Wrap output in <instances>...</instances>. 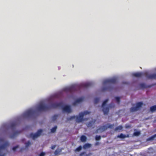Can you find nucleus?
<instances>
[{
  "instance_id": "obj_37",
  "label": "nucleus",
  "mask_w": 156,
  "mask_h": 156,
  "mask_svg": "<svg viewBox=\"0 0 156 156\" xmlns=\"http://www.w3.org/2000/svg\"><path fill=\"white\" fill-rule=\"evenodd\" d=\"M19 147V146L18 145H17L15 147H13V148H12V150L13 151H16V149L18 148Z\"/></svg>"
},
{
  "instance_id": "obj_28",
  "label": "nucleus",
  "mask_w": 156,
  "mask_h": 156,
  "mask_svg": "<svg viewBox=\"0 0 156 156\" xmlns=\"http://www.w3.org/2000/svg\"><path fill=\"white\" fill-rule=\"evenodd\" d=\"M150 110L152 112H154L156 110V105L152 106L150 108Z\"/></svg>"
},
{
  "instance_id": "obj_4",
  "label": "nucleus",
  "mask_w": 156,
  "mask_h": 156,
  "mask_svg": "<svg viewBox=\"0 0 156 156\" xmlns=\"http://www.w3.org/2000/svg\"><path fill=\"white\" fill-rule=\"evenodd\" d=\"M133 76L137 77H140L144 76L148 79H156V73L149 74L147 72H137L133 74Z\"/></svg>"
},
{
  "instance_id": "obj_23",
  "label": "nucleus",
  "mask_w": 156,
  "mask_h": 156,
  "mask_svg": "<svg viewBox=\"0 0 156 156\" xmlns=\"http://www.w3.org/2000/svg\"><path fill=\"white\" fill-rule=\"evenodd\" d=\"M62 150L59 149H57L54 152V154L55 155H58L61 151Z\"/></svg>"
},
{
  "instance_id": "obj_31",
  "label": "nucleus",
  "mask_w": 156,
  "mask_h": 156,
  "mask_svg": "<svg viewBox=\"0 0 156 156\" xmlns=\"http://www.w3.org/2000/svg\"><path fill=\"white\" fill-rule=\"evenodd\" d=\"M140 134V132L139 131H137L134 133L133 135L135 136H138Z\"/></svg>"
},
{
  "instance_id": "obj_11",
  "label": "nucleus",
  "mask_w": 156,
  "mask_h": 156,
  "mask_svg": "<svg viewBox=\"0 0 156 156\" xmlns=\"http://www.w3.org/2000/svg\"><path fill=\"white\" fill-rule=\"evenodd\" d=\"M116 79L115 78H113L111 79H108L104 81L103 84L106 85L107 84H115L116 82Z\"/></svg>"
},
{
  "instance_id": "obj_18",
  "label": "nucleus",
  "mask_w": 156,
  "mask_h": 156,
  "mask_svg": "<svg viewBox=\"0 0 156 156\" xmlns=\"http://www.w3.org/2000/svg\"><path fill=\"white\" fill-rule=\"evenodd\" d=\"M140 86L142 89H144L148 87H151V86H147L144 83H141L140 84Z\"/></svg>"
},
{
  "instance_id": "obj_10",
  "label": "nucleus",
  "mask_w": 156,
  "mask_h": 156,
  "mask_svg": "<svg viewBox=\"0 0 156 156\" xmlns=\"http://www.w3.org/2000/svg\"><path fill=\"white\" fill-rule=\"evenodd\" d=\"M60 103H62V105L60 107H62V109L63 112H67L68 113H69L71 112V109L70 108V106L69 105H65L64 106H63V103L62 102H60Z\"/></svg>"
},
{
  "instance_id": "obj_7",
  "label": "nucleus",
  "mask_w": 156,
  "mask_h": 156,
  "mask_svg": "<svg viewBox=\"0 0 156 156\" xmlns=\"http://www.w3.org/2000/svg\"><path fill=\"white\" fill-rule=\"evenodd\" d=\"M43 132L42 129H39L35 133H30L29 136H27V137L30 138H31L33 140H34L36 138L39 136Z\"/></svg>"
},
{
  "instance_id": "obj_13",
  "label": "nucleus",
  "mask_w": 156,
  "mask_h": 156,
  "mask_svg": "<svg viewBox=\"0 0 156 156\" xmlns=\"http://www.w3.org/2000/svg\"><path fill=\"white\" fill-rule=\"evenodd\" d=\"M84 99L83 97H81L76 99L73 103V105H76L77 104L80 103L82 102Z\"/></svg>"
},
{
  "instance_id": "obj_25",
  "label": "nucleus",
  "mask_w": 156,
  "mask_h": 156,
  "mask_svg": "<svg viewBox=\"0 0 156 156\" xmlns=\"http://www.w3.org/2000/svg\"><path fill=\"white\" fill-rule=\"evenodd\" d=\"M58 116V115H55L52 117V119L53 121H55Z\"/></svg>"
},
{
  "instance_id": "obj_35",
  "label": "nucleus",
  "mask_w": 156,
  "mask_h": 156,
  "mask_svg": "<svg viewBox=\"0 0 156 156\" xmlns=\"http://www.w3.org/2000/svg\"><path fill=\"white\" fill-rule=\"evenodd\" d=\"M101 136H95V139L97 140H100Z\"/></svg>"
},
{
  "instance_id": "obj_12",
  "label": "nucleus",
  "mask_w": 156,
  "mask_h": 156,
  "mask_svg": "<svg viewBox=\"0 0 156 156\" xmlns=\"http://www.w3.org/2000/svg\"><path fill=\"white\" fill-rule=\"evenodd\" d=\"M114 126V124L111 125L109 124H107V126H103L100 127L98 130H100L102 131H105L108 128H112Z\"/></svg>"
},
{
  "instance_id": "obj_1",
  "label": "nucleus",
  "mask_w": 156,
  "mask_h": 156,
  "mask_svg": "<svg viewBox=\"0 0 156 156\" xmlns=\"http://www.w3.org/2000/svg\"><path fill=\"white\" fill-rule=\"evenodd\" d=\"M62 103H52L50 105L48 106L43 103H40L37 107V110L40 112L46 111L51 108H55L58 107H60L62 105Z\"/></svg>"
},
{
  "instance_id": "obj_39",
  "label": "nucleus",
  "mask_w": 156,
  "mask_h": 156,
  "mask_svg": "<svg viewBox=\"0 0 156 156\" xmlns=\"http://www.w3.org/2000/svg\"><path fill=\"white\" fill-rule=\"evenodd\" d=\"M99 144H100V143L98 142H97L95 143V146H98V145H99Z\"/></svg>"
},
{
  "instance_id": "obj_41",
  "label": "nucleus",
  "mask_w": 156,
  "mask_h": 156,
  "mask_svg": "<svg viewBox=\"0 0 156 156\" xmlns=\"http://www.w3.org/2000/svg\"><path fill=\"white\" fill-rule=\"evenodd\" d=\"M2 141V139H0V141Z\"/></svg>"
},
{
  "instance_id": "obj_20",
  "label": "nucleus",
  "mask_w": 156,
  "mask_h": 156,
  "mask_svg": "<svg viewBox=\"0 0 156 156\" xmlns=\"http://www.w3.org/2000/svg\"><path fill=\"white\" fill-rule=\"evenodd\" d=\"M91 146V144H90L87 143L84 144L83 146V148L85 149L87 148H89Z\"/></svg>"
},
{
  "instance_id": "obj_32",
  "label": "nucleus",
  "mask_w": 156,
  "mask_h": 156,
  "mask_svg": "<svg viewBox=\"0 0 156 156\" xmlns=\"http://www.w3.org/2000/svg\"><path fill=\"white\" fill-rule=\"evenodd\" d=\"M115 99L118 104L119 103L120 101V98L119 97H115Z\"/></svg>"
},
{
  "instance_id": "obj_17",
  "label": "nucleus",
  "mask_w": 156,
  "mask_h": 156,
  "mask_svg": "<svg viewBox=\"0 0 156 156\" xmlns=\"http://www.w3.org/2000/svg\"><path fill=\"white\" fill-rule=\"evenodd\" d=\"M95 121V120L94 122L93 121H90L89 122L87 125V127L94 128V127H93V126L94 125Z\"/></svg>"
},
{
  "instance_id": "obj_36",
  "label": "nucleus",
  "mask_w": 156,
  "mask_h": 156,
  "mask_svg": "<svg viewBox=\"0 0 156 156\" xmlns=\"http://www.w3.org/2000/svg\"><path fill=\"white\" fill-rule=\"evenodd\" d=\"M45 155V153L44 152H41L39 155V156H44Z\"/></svg>"
},
{
  "instance_id": "obj_22",
  "label": "nucleus",
  "mask_w": 156,
  "mask_h": 156,
  "mask_svg": "<svg viewBox=\"0 0 156 156\" xmlns=\"http://www.w3.org/2000/svg\"><path fill=\"white\" fill-rule=\"evenodd\" d=\"M156 137V134L154 135L151 136V137L148 138L147 139V141H149L150 140H152L154 139V138Z\"/></svg>"
},
{
  "instance_id": "obj_19",
  "label": "nucleus",
  "mask_w": 156,
  "mask_h": 156,
  "mask_svg": "<svg viewBox=\"0 0 156 156\" xmlns=\"http://www.w3.org/2000/svg\"><path fill=\"white\" fill-rule=\"evenodd\" d=\"M92 154L91 153H89L88 154H87L86 152H81L79 154V156H90Z\"/></svg>"
},
{
  "instance_id": "obj_38",
  "label": "nucleus",
  "mask_w": 156,
  "mask_h": 156,
  "mask_svg": "<svg viewBox=\"0 0 156 156\" xmlns=\"http://www.w3.org/2000/svg\"><path fill=\"white\" fill-rule=\"evenodd\" d=\"M56 147V145H52L51 147V148L52 149H55V147Z\"/></svg>"
},
{
  "instance_id": "obj_26",
  "label": "nucleus",
  "mask_w": 156,
  "mask_h": 156,
  "mask_svg": "<svg viewBox=\"0 0 156 156\" xmlns=\"http://www.w3.org/2000/svg\"><path fill=\"white\" fill-rule=\"evenodd\" d=\"M117 137L121 138H124L126 137V136L123 134L121 133L120 135L117 136Z\"/></svg>"
},
{
  "instance_id": "obj_6",
  "label": "nucleus",
  "mask_w": 156,
  "mask_h": 156,
  "mask_svg": "<svg viewBox=\"0 0 156 156\" xmlns=\"http://www.w3.org/2000/svg\"><path fill=\"white\" fill-rule=\"evenodd\" d=\"M108 101V99H106L104 101L102 105V107L103 108L102 111L105 115H107L108 114L109 111V108H114L115 107V105L111 103L109 104L108 107H105V106L106 105Z\"/></svg>"
},
{
  "instance_id": "obj_27",
  "label": "nucleus",
  "mask_w": 156,
  "mask_h": 156,
  "mask_svg": "<svg viewBox=\"0 0 156 156\" xmlns=\"http://www.w3.org/2000/svg\"><path fill=\"white\" fill-rule=\"evenodd\" d=\"M82 147L81 146H80L77 148L75 150V151L79 152L82 149Z\"/></svg>"
},
{
  "instance_id": "obj_9",
  "label": "nucleus",
  "mask_w": 156,
  "mask_h": 156,
  "mask_svg": "<svg viewBox=\"0 0 156 156\" xmlns=\"http://www.w3.org/2000/svg\"><path fill=\"white\" fill-rule=\"evenodd\" d=\"M36 113V111L35 110L29 109L26 112L24 115L25 116L30 117L34 115Z\"/></svg>"
},
{
  "instance_id": "obj_5",
  "label": "nucleus",
  "mask_w": 156,
  "mask_h": 156,
  "mask_svg": "<svg viewBox=\"0 0 156 156\" xmlns=\"http://www.w3.org/2000/svg\"><path fill=\"white\" fill-rule=\"evenodd\" d=\"M108 101V99H106L104 101L102 105V107L103 108L102 111L105 115H107L108 114L109 111V108H114L115 107V105L111 103L109 104L108 107H105V106L106 105Z\"/></svg>"
},
{
  "instance_id": "obj_29",
  "label": "nucleus",
  "mask_w": 156,
  "mask_h": 156,
  "mask_svg": "<svg viewBox=\"0 0 156 156\" xmlns=\"http://www.w3.org/2000/svg\"><path fill=\"white\" fill-rule=\"evenodd\" d=\"M57 128L56 126H55L51 129V132L52 133H54L55 132L56 129Z\"/></svg>"
},
{
  "instance_id": "obj_15",
  "label": "nucleus",
  "mask_w": 156,
  "mask_h": 156,
  "mask_svg": "<svg viewBox=\"0 0 156 156\" xmlns=\"http://www.w3.org/2000/svg\"><path fill=\"white\" fill-rule=\"evenodd\" d=\"M21 131H17L14 132L10 136V137L13 138L16 137L21 132Z\"/></svg>"
},
{
  "instance_id": "obj_2",
  "label": "nucleus",
  "mask_w": 156,
  "mask_h": 156,
  "mask_svg": "<svg viewBox=\"0 0 156 156\" xmlns=\"http://www.w3.org/2000/svg\"><path fill=\"white\" fill-rule=\"evenodd\" d=\"M92 85V84L91 83L87 82L82 84L80 85H73L69 87L64 88V90L66 92L72 93L77 91L81 87H91Z\"/></svg>"
},
{
  "instance_id": "obj_33",
  "label": "nucleus",
  "mask_w": 156,
  "mask_h": 156,
  "mask_svg": "<svg viewBox=\"0 0 156 156\" xmlns=\"http://www.w3.org/2000/svg\"><path fill=\"white\" fill-rule=\"evenodd\" d=\"M110 89L109 87H104L102 88V90L103 91H104Z\"/></svg>"
},
{
  "instance_id": "obj_30",
  "label": "nucleus",
  "mask_w": 156,
  "mask_h": 156,
  "mask_svg": "<svg viewBox=\"0 0 156 156\" xmlns=\"http://www.w3.org/2000/svg\"><path fill=\"white\" fill-rule=\"evenodd\" d=\"M16 123H13L11 124L10 125V127L12 129H15L16 127Z\"/></svg>"
},
{
  "instance_id": "obj_3",
  "label": "nucleus",
  "mask_w": 156,
  "mask_h": 156,
  "mask_svg": "<svg viewBox=\"0 0 156 156\" xmlns=\"http://www.w3.org/2000/svg\"><path fill=\"white\" fill-rule=\"evenodd\" d=\"M90 112L88 111H85L83 112H81L79 113L78 116H73L67 118L68 121L71 120L73 119H76V122L79 123L83 121L86 120L88 119H84L83 117L84 115L89 114Z\"/></svg>"
},
{
  "instance_id": "obj_40",
  "label": "nucleus",
  "mask_w": 156,
  "mask_h": 156,
  "mask_svg": "<svg viewBox=\"0 0 156 156\" xmlns=\"http://www.w3.org/2000/svg\"><path fill=\"white\" fill-rule=\"evenodd\" d=\"M0 156H5V154H3L2 155H0Z\"/></svg>"
},
{
  "instance_id": "obj_34",
  "label": "nucleus",
  "mask_w": 156,
  "mask_h": 156,
  "mask_svg": "<svg viewBox=\"0 0 156 156\" xmlns=\"http://www.w3.org/2000/svg\"><path fill=\"white\" fill-rule=\"evenodd\" d=\"M99 99L98 98H96L94 100V102L95 104H97L99 102Z\"/></svg>"
},
{
  "instance_id": "obj_21",
  "label": "nucleus",
  "mask_w": 156,
  "mask_h": 156,
  "mask_svg": "<svg viewBox=\"0 0 156 156\" xmlns=\"http://www.w3.org/2000/svg\"><path fill=\"white\" fill-rule=\"evenodd\" d=\"M122 128L123 127L122 126H119L116 127L115 129V131H120L122 130Z\"/></svg>"
},
{
  "instance_id": "obj_16",
  "label": "nucleus",
  "mask_w": 156,
  "mask_h": 156,
  "mask_svg": "<svg viewBox=\"0 0 156 156\" xmlns=\"http://www.w3.org/2000/svg\"><path fill=\"white\" fill-rule=\"evenodd\" d=\"M9 145L8 142H5L4 144L0 146V150L5 149Z\"/></svg>"
},
{
  "instance_id": "obj_8",
  "label": "nucleus",
  "mask_w": 156,
  "mask_h": 156,
  "mask_svg": "<svg viewBox=\"0 0 156 156\" xmlns=\"http://www.w3.org/2000/svg\"><path fill=\"white\" fill-rule=\"evenodd\" d=\"M143 105V102H138L136 103V106L132 107L130 108V111L131 112H134L139 110Z\"/></svg>"
},
{
  "instance_id": "obj_14",
  "label": "nucleus",
  "mask_w": 156,
  "mask_h": 156,
  "mask_svg": "<svg viewBox=\"0 0 156 156\" xmlns=\"http://www.w3.org/2000/svg\"><path fill=\"white\" fill-rule=\"evenodd\" d=\"M31 142H30V141H28L27 142L25 143V147H23L20 150L21 151H23V150H25V149L28 148L31 145Z\"/></svg>"
},
{
  "instance_id": "obj_24",
  "label": "nucleus",
  "mask_w": 156,
  "mask_h": 156,
  "mask_svg": "<svg viewBox=\"0 0 156 156\" xmlns=\"http://www.w3.org/2000/svg\"><path fill=\"white\" fill-rule=\"evenodd\" d=\"M87 140V137H86L84 136V135H82L80 137V140L82 142H85Z\"/></svg>"
}]
</instances>
